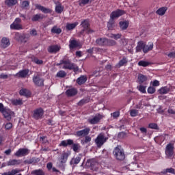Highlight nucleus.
Instances as JSON below:
<instances>
[{
	"label": "nucleus",
	"instance_id": "obj_8",
	"mask_svg": "<svg viewBox=\"0 0 175 175\" xmlns=\"http://www.w3.org/2000/svg\"><path fill=\"white\" fill-rule=\"evenodd\" d=\"M33 83L36 87H44V79L39 74L33 77Z\"/></svg>",
	"mask_w": 175,
	"mask_h": 175
},
{
	"label": "nucleus",
	"instance_id": "obj_13",
	"mask_svg": "<svg viewBox=\"0 0 175 175\" xmlns=\"http://www.w3.org/2000/svg\"><path fill=\"white\" fill-rule=\"evenodd\" d=\"M86 165L91 167L92 170H98L99 163L95 159H90L87 161Z\"/></svg>",
	"mask_w": 175,
	"mask_h": 175
},
{
	"label": "nucleus",
	"instance_id": "obj_33",
	"mask_svg": "<svg viewBox=\"0 0 175 175\" xmlns=\"http://www.w3.org/2000/svg\"><path fill=\"white\" fill-rule=\"evenodd\" d=\"M152 49H154V43L150 42V43H148V45L145 44V47L144 49V54H147V53H148V51H151Z\"/></svg>",
	"mask_w": 175,
	"mask_h": 175
},
{
	"label": "nucleus",
	"instance_id": "obj_20",
	"mask_svg": "<svg viewBox=\"0 0 175 175\" xmlns=\"http://www.w3.org/2000/svg\"><path fill=\"white\" fill-rule=\"evenodd\" d=\"M61 50V46L58 45H51L48 47V53L51 54H57Z\"/></svg>",
	"mask_w": 175,
	"mask_h": 175
},
{
	"label": "nucleus",
	"instance_id": "obj_50",
	"mask_svg": "<svg viewBox=\"0 0 175 175\" xmlns=\"http://www.w3.org/2000/svg\"><path fill=\"white\" fill-rule=\"evenodd\" d=\"M56 76L62 79L66 76V72L64 70H60L57 73Z\"/></svg>",
	"mask_w": 175,
	"mask_h": 175
},
{
	"label": "nucleus",
	"instance_id": "obj_56",
	"mask_svg": "<svg viewBox=\"0 0 175 175\" xmlns=\"http://www.w3.org/2000/svg\"><path fill=\"white\" fill-rule=\"evenodd\" d=\"M122 36V35H121L120 33L111 34V38H112V39H115L116 40H118V39H121Z\"/></svg>",
	"mask_w": 175,
	"mask_h": 175
},
{
	"label": "nucleus",
	"instance_id": "obj_54",
	"mask_svg": "<svg viewBox=\"0 0 175 175\" xmlns=\"http://www.w3.org/2000/svg\"><path fill=\"white\" fill-rule=\"evenodd\" d=\"M130 114L131 117H136L139 114V111L137 109H131L130 111Z\"/></svg>",
	"mask_w": 175,
	"mask_h": 175
},
{
	"label": "nucleus",
	"instance_id": "obj_41",
	"mask_svg": "<svg viewBox=\"0 0 175 175\" xmlns=\"http://www.w3.org/2000/svg\"><path fill=\"white\" fill-rule=\"evenodd\" d=\"M55 10L56 13H57L58 14H61V13L64 12V6H62V5L61 4H59L55 6Z\"/></svg>",
	"mask_w": 175,
	"mask_h": 175
},
{
	"label": "nucleus",
	"instance_id": "obj_23",
	"mask_svg": "<svg viewBox=\"0 0 175 175\" xmlns=\"http://www.w3.org/2000/svg\"><path fill=\"white\" fill-rule=\"evenodd\" d=\"M40 161V159H39V158L38 157H33L31 159H26L24 161V163L25 165H35L36 163H38V162H39Z\"/></svg>",
	"mask_w": 175,
	"mask_h": 175
},
{
	"label": "nucleus",
	"instance_id": "obj_35",
	"mask_svg": "<svg viewBox=\"0 0 175 175\" xmlns=\"http://www.w3.org/2000/svg\"><path fill=\"white\" fill-rule=\"evenodd\" d=\"M166 12H167V7H161L156 11V13L159 16H164Z\"/></svg>",
	"mask_w": 175,
	"mask_h": 175
},
{
	"label": "nucleus",
	"instance_id": "obj_19",
	"mask_svg": "<svg viewBox=\"0 0 175 175\" xmlns=\"http://www.w3.org/2000/svg\"><path fill=\"white\" fill-rule=\"evenodd\" d=\"M29 73V70L28 69L21 70L15 75V77H18L19 79H25L27 76H28Z\"/></svg>",
	"mask_w": 175,
	"mask_h": 175
},
{
	"label": "nucleus",
	"instance_id": "obj_53",
	"mask_svg": "<svg viewBox=\"0 0 175 175\" xmlns=\"http://www.w3.org/2000/svg\"><path fill=\"white\" fill-rule=\"evenodd\" d=\"M148 94H155V91H157V89H155V88H154L153 86H150L148 88Z\"/></svg>",
	"mask_w": 175,
	"mask_h": 175
},
{
	"label": "nucleus",
	"instance_id": "obj_42",
	"mask_svg": "<svg viewBox=\"0 0 175 175\" xmlns=\"http://www.w3.org/2000/svg\"><path fill=\"white\" fill-rule=\"evenodd\" d=\"M12 104L14 105V106H21V105H23V100L13 99L12 100Z\"/></svg>",
	"mask_w": 175,
	"mask_h": 175
},
{
	"label": "nucleus",
	"instance_id": "obj_52",
	"mask_svg": "<svg viewBox=\"0 0 175 175\" xmlns=\"http://www.w3.org/2000/svg\"><path fill=\"white\" fill-rule=\"evenodd\" d=\"M19 42H21V43H27V42H28V37H27V35L22 34Z\"/></svg>",
	"mask_w": 175,
	"mask_h": 175
},
{
	"label": "nucleus",
	"instance_id": "obj_37",
	"mask_svg": "<svg viewBox=\"0 0 175 175\" xmlns=\"http://www.w3.org/2000/svg\"><path fill=\"white\" fill-rule=\"evenodd\" d=\"M128 64V57H123L122 59H120L118 64V66L119 68H121V66H124V65H126Z\"/></svg>",
	"mask_w": 175,
	"mask_h": 175
},
{
	"label": "nucleus",
	"instance_id": "obj_55",
	"mask_svg": "<svg viewBox=\"0 0 175 175\" xmlns=\"http://www.w3.org/2000/svg\"><path fill=\"white\" fill-rule=\"evenodd\" d=\"M90 3V0H79V6H85Z\"/></svg>",
	"mask_w": 175,
	"mask_h": 175
},
{
	"label": "nucleus",
	"instance_id": "obj_27",
	"mask_svg": "<svg viewBox=\"0 0 175 175\" xmlns=\"http://www.w3.org/2000/svg\"><path fill=\"white\" fill-rule=\"evenodd\" d=\"M4 118H6L8 121H10L12 120V111L10 109H5L3 112H1Z\"/></svg>",
	"mask_w": 175,
	"mask_h": 175
},
{
	"label": "nucleus",
	"instance_id": "obj_46",
	"mask_svg": "<svg viewBox=\"0 0 175 175\" xmlns=\"http://www.w3.org/2000/svg\"><path fill=\"white\" fill-rule=\"evenodd\" d=\"M107 27H108V29L110 30H112L113 28H114V19L110 18V20L107 23Z\"/></svg>",
	"mask_w": 175,
	"mask_h": 175
},
{
	"label": "nucleus",
	"instance_id": "obj_1",
	"mask_svg": "<svg viewBox=\"0 0 175 175\" xmlns=\"http://www.w3.org/2000/svg\"><path fill=\"white\" fill-rule=\"evenodd\" d=\"M68 56H64L60 63L57 65H64L63 69H68V70H73V72H79V66L75 63H72L70 59H67Z\"/></svg>",
	"mask_w": 175,
	"mask_h": 175
},
{
	"label": "nucleus",
	"instance_id": "obj_34",
	"mask_svg": "<svg viewBox=\"0 0 175 175\" xmlns=\"http://www.w3.org/2000/svg\"><path fill=\"white\" fill-rule=\"evenodd\" d=\"M79 25L78 22H75L74 23H67L66 28L68 31H72L75 29Z\"/></svg>",
	"mask_w": 175,
	"mask_h": 175
},
{
	"label": "nucleus",
	"instance_id": "obj_10",
	"mask_svg": "<svg viewBox=\"0 0 175 175\" xmlns=\"http://www.w3.org/2000/svg\"><path fill=\"white\" fill-rule=\"evenodd\" d=\"M43 114H44V111L43 110V108L40 107L38 109H36L33 111V118H34V120H40L42 118H43Z\"/></svg>",
	"mask_w": 175,
	"mask_h": 175
},
{
	"label": "nucleus",
	"instance_id": "obj_15",
	"mask_svg": "<svg viewBox=\"0 0 175 175\" xmlns=\"http://www.w3.org/2000/svg\"><path fill=\"white\" fill-rule=\"evenodd\" d=\"M90 132H91V129L87 127L83 130L77 131L75 135L78 137H85V136H88V135H90Z\"/></svg>",
	"mask_w": 175,
	"mask_h": 175
},
{
	"label": "nucleus",
	"instance_id": "obj_9",
	"mask_svg": "<svg viewBox=\"0 0 175 175\" xmlns=\"http://www.w3.org/2000/svg\"><path fill=\"white\" fill-rule=\"evenodd\" d=\"M10 28L15 31H20L23 29V25H21V18H16L14 21L10 25Z\"/></svg>",
	"mask_w": 175,
	"mask_h": 175
},
{
	"label": "nucleus",
	"instance_id": "obj_51",
	"mask_svg": "<svg viewBox=\"0 0 175 175\" xmlns=\"http://www.w3.org/2000/svg\"><path fill=\"white\" fill-rule=\"evenodd\" d=\"M33 174L35 175H44V172H43V170H35L32 172Z\"/></svg>",
	"mask_w": 175,
	"mask_h": 175
},
{
	"label": "nucleus",
	"instance_id": "obj_22",
	"mask_svg": "<svg viewBox=\"0 0 175 175\" xmlns=\"http://www.w3.org/2000/svg\"><path fill=\"white\" fill-rule=\"evenodd\" d=\"M87 80H88L87 75H81L77 79V83L78 85H83V84H85V83H87Z\"/></svg>",
	"mask_w": 175,
	"mask_h": 175
},
{
	"label": "nucleus",
	"instance_id": "obj_48",
	"mask_svg": "<svg viewBox=\"0 0 175 175\" xmlns=\"http://www.w3.org/2000/svg\"><path fill=\"white\" fill-rule=\"evenodd\" d=\"M148 128H150V129H156L157 131L159 130V127L157 123H150L148 124Z\"/></svg>",
	"mask_w": 175,
	"mask_h": 175
},
{
	"label": "nucleus",
	"instance_id": "obj_17",
	"mask_svg": "<svg viewBox=\"0 0 175 175\" xmlns=\"http://www.w3.org/2000/svg\"><path fill=\"white\" fill-rule=\"evenodd\" d=\"M103 118V116L100 113L96 114L94 117L91 119H88V123L92 125H95L98 124Z\"/></svg>",
	"mask_w": 175,
	"mask_h": 175
},
{
	"label": "nucleus",
	"instance_id": "obj_45",
	"mask_svg": "<svg viewBox=\"0 0 175 175\" xmlns=\"http://www.w3.org/2000/svg\"><path fill=\"white\" fill-rule=\"evenodd\" d=\"M150 63L144 60H141L138 62L139 66H143L144 68H146L150 65Z\"/></svg>",
	"mask_w": 175,
	"mask_h": 175
},
{
	"label": "nucleus",
	"instance_id": "obj_63",
	"mask_svg": "<svg viewBox=\"0 0 175 175\" xmlns=\"http://www.w3.org/2000/svg\"><path fill=\"white\" fill-rule=\"evenodd\" d=\"M12 127H13V124L10 123V122L6 123V124L5 126V129L7 130H9Z\"/></svg>",
	"mask_w": 175,
	"mask_h": 175
},
{
	"label": "nucleus",
	"instance_id": "obj_6",
	"mask_svg": "<svg viewBox=\"0 0 175 175\" xmlns=\"http://www.w3.org/2000/svg\"><path fill=\"white\" fill-rule=\"evenodd\" d=\"M165 155L169 159L174 157V144L169 143L165 147Z\"/></svg>",
	"mask_w": 175,
	"mask_h": 175
},
{
	"label": "nucleus",
	"instance_id": "obj_2",
	"mask_svg": "<svg viewBox=\"0 0 175 175\" xmlns=\"http://www.w3.org/2000/svg\"><path fill=\"white\" fill-rule=\"evenodd\" d=\"M96 44L97 46H100L101 47H109L116 46L117 42L107 38H99L96 40Z\"/></svg>",
	"mask_w": 175,
	"mask_h": 175
},
{
	"label": "nucleus",
	"instance_id": "obj_16",
	"mask_svg": "<svg viewBox=\"0 0 175 175\" xmlns=\"http://www.w3.org/2000/svg\"><path fill=\"white\" fill-rule=\"evenodd\" d=\"M35 6L36 9H37L38 10H40V12L44 13V14H51V13H53V10L47 8L40 4H35Z\"/></svg>",
	"mask_w": 175,
	"mask_h": 175
},
{
	"label": "nucleus",
	"instance_id": "obj_21",
	"mask_svg": "<svg viewBox=\"0 0 175 175\" xmlns=\"http://www.w3.org/2000/svg\"><path fill=\"white\" fill-rule=\"evenodd\" d=\"M19 94L21 96H25L26 98H30L31 95H32V93L31 91L27 88H22L19 91Z\"/></svg>",
	"mask_w": 175,
	"mask_h": 175
},
{
	"label": "nucleus",
	"instance_id": "obj_32",
	"mask_svg": "<svg viewBox=\"0 0 175 175\" xmlns=\"http://www.w3.org/2000/svg\"><path fill=\"white\" fill-rule=\"evenodd\" d=\"M120 27L122 31H125V29H127L129 27V22L125 21H120L119 23Z\"/></svg>",
	"mask_w": 175,
	"mask_h": 175
},
{
	"label": "nucleus",
	"instance_id": "obj_43",
	"mask_svg": "<svg viewBox=\"0 0 175 175\" xmlns=\"http://www.w3.org/2000/svg\"><path fill=\"white\" fill-rule=\"evenodd\" d=\"M91 140H92V138L89 135H86L85 136V139L81 140V144H88V143H90Z\"/></svg>",
	"mask_w": 175,
	"mask_h": 175
},
{
	"label": "nucleus",
	"instance_id": "obj_5",
	"mask_svg": "<svg viewBox=\"0 0 175 175\" xmlns=\"http://www.w3.org/2000/svg\"><path fill=\"white\" fill-rule=\"evenodd\" d=\"M108 137L105 136L104 133H100L94 140V143L97 146L98 148H100L103 144L108 140Z\"/></svg>",
	"mask_w": 175,
	"mask_h": 175
},
{
	"label": "nucleus",
	"instance_id": "obj_30",
	"mask_svg": "<svg viewBox=\"0 0 175 175\" xmlns=\"http://www.w3.org/2000/svg\"><path fill=\"white\" fill-rule=\"evenodd\" d=\"M81 154H79L77 157H74L71 159L70 164V165H78V163H80V161H81Z\"/></svg>",
	"mask_w": 175,
	"mask_h": 175
},
{
	"label": "nucleus",
	"instance_id": "obj_14",
	"mask_svg": "<svg viewBox=\"0 0 175 175\" xmlns=\"http://www.w3.org/2000/svg\"><path fill=\"white\" fill-rule=\"evenodd\" d=\"M30 152L31 150L28 148H20L14 153V155L19 158L20 157H27Z\"/></svg>",
	"mask_w": 175,
	"mask_h": 175
},
{
	"label": "nucleus",
	"instance_id": "obj_25",
	"mask_svg": "<svg viewBox=\"0 0 175 175\" xmlns=\"http://www.w3.org/2000/svg\"><path fill=\"white\" fill-rule=\"evenodd\" d=\"M69 43L70 50H73V49H77V47H80V43H79V42H77L76 40H70Z\"/></svg>",
	"mask_w": 175,
	"mask_h": 175
},
{
	"label": "nucleus",
	"instance_id": "obj_40",
	"mask_svg": "<svg viewBox=\"0 0 175 175\" xmlns=\"http://www.w3.org/2000/svg\"><path fill=\"white\" fill-rule=\"evenodd\" d=\"M137 88L139 92H142V94H147V91H146L147 85H139L137 87Z\"/></svg>",
	"mask_w": 175,
	"mask_h": 175
},
{
	"label": "nucleus",
	"instance_id": "obj_11",
	"mask_svg": "<svg viewBox=\"0 0 175 175\" xmlns=\"http://www.w3.org/2000/svg\"><path fill=\"white\" fill-rule=\"evenodd\" d=\"M125 11L124 10L118 9L115 11H113L110 14V18L111 20H116V18H118L121 17V16H124L125 14Z\"/></svg>",
	"mask_w": 175,
	"mask_h": 175
},
{
	"label": "nucleus",
	"instance_id": "obj_3",
	"mask_svg": "<svg viewBox=\"0 0 175 175\" xmlns=\"http://www.w3.org/2000/svg\"><path fill=\"white\" fill-rule=\"evenodd\" d=\"M68 146H72V148L75 152H79L81 146L80 144H74L73 139H68L67 140H63L59 144L60 147H68Z\"/></svg>",
	"mask_w": 175,
	"mask_h": 175
},
{
	"label": "nucleus",
	"instance_id": "obj_59",
	"mask_svg": "<svg viewBox=\"0 0 175 175\" xmlns=\"http://www.w3.org/2000/svg\"><path fill=\"white\" fill-rule=\"evenodd\" d=\"M33 62L36 64L37 65H42L43 64V60H40L38 58L33 59Z\"/></svg>",
	"mask_w": 175,
	"mask_h": 175
},
{
	"label": "nucleus",
	"instance_id": "obj_7",
	"mask_svg": "<svg viewBox=\"0 0 175 175\" xmlns=\"http://www.w3.org/2000/svg\"><path fill=\"white\" fill-rule=\"evenodd\" d=\"M81 25L83 29L81 30V33H84L85 31L86 33H92L94 30L90 29V19H85L81 23Z\"/></svg>",
	"mask_w": 175,
	"mask_h": 175
},
{
	"label": "nucleus",
	"instance_id": "obj_12",
	"mask_svg": "<svg viewBox=\"0 0 175 175\" xmlns=\"http://www.w3.org/2000/svg\"><path fill=\"white\" fill-rule=\"evenodd\" d=\"M69 155L68 153L64 152L62 154L61 157L58 159L59 162H60V165H59V167H62L63 172L65 171V166H64V163H66V161H68V157Z\"/></svg>",
	"mask_w": 175,
	"mask_h": 175
},
{
	"label": "nucleus",
	"instance_id": "obj_31",
	"mask_svg": "<svg viewBox=\"0 0 175 175\" xmlns=\"http://www.w3.org/2000/svg\"><path fill=\"white\" fill-rule=\"evenodd\" d=\"M43 18H44V15H43V14H37L33 15V16L31 17V21H40V20H43Z\"/></svg>",
	"mask_w": 175,
	"mask_h": 175
},
{
	"label": "nucleus",
	"instance_id": "obj_61",
	"mask_svg": "<svg viewBox=\"0 0 175 175\" xmlns=\"http://www.w3.org/2000/svg\"><path fill=\"white\" fill-rule=\"evenodd\" d=\"M152 87H159V85H160L159 81H158V80H154V81L152 82Z\"/></svg>",
	"mask_w": 175,
	"mask_h": 175
},
{
	"label": "nucleus",
	"instance_id": "obj_64",
	"mask_svg": "<svg viewBox=\"0 0 175 175\" xmlns=\"http://www.w3.org/2000/svg\"><path fill=\"white\" fill-rule=\"evenodd\" d=\"M11 175H15L17 174V173H20V170H12V171H10Z\"/></svg>",
	"mask_w": 175,
	"mask_h": 175
},
{
	"label": "nucleus",
	"instance_id": "obj_29",
	"mask_svg": "<svg viewBox=\"0 0 175 175\" xmlns=\"http://www.w3.org/2000/svg\"><path fill=\"white\" fill-rule=\"evenodd\" d=\"M66 94L68 96H75L77 95V89L72 88L66 91Z\"/></svg>",
	"mask_w": 175,
	"mask_h": 175
},
{
	"label": "nucleus",
	"instance_id": "obj_47",
	"mask_svg": "<svg viewBox=\"0 0 175 175\" xmlns=\"http://www.w3.org/2000/svg\"><path fill=\"white\" fill-rule=\"evenodd\" d=\"M21 6L22 9H27L28 6H29V1H23L21 3Z\"/></svg>",
	"mask_w": 175,
	"mask_h": 175
},
{
	"label": "nucleus",
	"instance_id": "obj_57",
	"mask_svg": "<svg viewBox=\"0 0 175 175\" xmlns=\"http://www.w3.org/2000/svg\"><path fill=\"white\" fill-rule=\"evenodd\" d=\"M165 55L168 58H175V51L172 52H170L169 53H165Z\"/></svg>",
	"mask_w": 175,
	"mask_h": 175
},
{
	"label": "nucleus",
	"instance_id": "obj_38",
	"mask_svg": "<svg viewBox=\"0 0 175 175\" xmlns=\"http://www.w3.org/2000/svg\"><path fill=\"white\" fill-rule=\"evenodd\" d=\"M161 174H167V173H170L171 174H175V170L173 167L164 169L161 172Z\"/></svg>",
	"mask_w": 175,
	"mask_h": 175
},
{
	"label": "nucleus",
	"instance_id": "obj_26",
	"mask_svg": "<svg viewBox=\"0 0 175 175\" xmlns=\"http://www.w3.org/2000/svg\"><path fill=\"white\" fill-rule=\"evenodd\" d=\"M159 94L161 95H166L168 92H170V87L164 86L158 90Z\"/></svg>",
	"mask_w": 175,
	"mask_h": 175
},
{
	"label": "nucleus",
	"instance_id": "obj_58",
	"mask_svg": "<svg viewBox=\"0 0 175 175\" xmlns=\"http://www.w3.org/2000/svg\"><path fill=\"white\" fill-rule=\"evenodd\" d=\"M21 36H22V34H21L20 33H16L14 39L16 40L17 42H20V40H21Z\"/></svg>",
	"mask_w": 175,
	"mask_h": 175
},
{
	"label": "nucleus",
	"instance_id": "obj_39",
	"mask_svg": "<svg viewBox=\"0 0 175 175\" xmlns=\"http://www.w3.org/2000/svg\"><path fill=\"white\" fill-rule=\"evenodd\" d=\"M51 33H57V35H59L62 32V29L59 28L57 25H55L52 27L51 30Z\"/></svg>",
	"mask_w": 175,
	"mask_h": 175
},
{
	"label": "nucleus",
	"instance_id": "obj_44",
	"mask_svg": "<svg viewBox=\"0 0 175 175\" xmlns=\"http://www.w3.org/2000/svg\"><path fill=\"white\" fill-rule=\"evenodd\" d=\"M90 102V98H85L81 99L78 103V106H83V105H85Z\"/></svg>",
	"mask_w": 175,
	"mask_h": 175
},
{
	"label": "nucleus",
	"instance_id": "obj_28",
	"mask_svg": "<svg viewBox=\"0 0 175 175\" xmlns=\"http://www.w3.org/2000/svg\"><path fill=\"white\" fill-rule=\"evenodd\" d=\"M1 47H3V49H6V47H9V46H10V40H9V38H3L1 40Z\"/></svg>",
	"mask_w": 175,
	"mask_h": 175
},
{
	"label": "nucleus",
	"instance_id": "obj_18",
	"mask_svg": "<svg viewBox=\"0 0 175 175\" xmlns=\"http://www.w3.org/2000/svg\"><path fill=\"white\" fill-rule=\"evenodd\" d=\"M148 78L147 77V76L143 74H139L138 75L137 82L139 85H147L148 84Z\"/></svg>",
	"mask_w": 175,
	"mask_h": 175
},
{
	"label": "nucleus",
	"instance_id": "obj_24",
	"mask_svg": "<svg viewBox=\"0 0 175 175\" xmlns=\"http://www.w3.org/2000/svg\"><path fill=\"white\" fill-rule=\"evenodd\" d=\"M146 47V43L143 41H139L137 42V45L135 48L136 49V53H140L142 50L143 51V53H144V48Z\"/></svg>",
	"mask_w": 175,
	"mask_h": 175
},
{
	"label": "nucleus",
	"instance_id": "obj_4",
	"mask_svg": "<svg viewBox=\"0 0 175 175\" xmlns=\"http://www.w3.org/2000/svg\"><path fill=\"white\" fill-rule=\"evenodd\" d=\"M113 154L118 161H124L125 159V152L124 149L121 148L120 146H116L113 149Z\"/></svg>",
	"mask_w": 175,
	"mask_h": 175
},
{
	"label": "nucleus",
	"instance_id": "obj_49",
	"mask_svg": "<svg viewBox=\"0 0 175 175\" xmlns=\"http://www.w3.org/2000/svg\"><path fill=\"white\" fill-rule=\"evenodd\" d=\"M14 165H18V161L16 159L10 160L8 162V166H14Z\"/></svg>",
	"mask_w": 175,
	"mask_h": 175
},
{
	"label": "nucleus",
	"instance_id": "obj_36",
	"mask_svg": "<svg viewBox=\"0 0 175 175\" xmlns=\"http://www.w3.org/2000/svg\"><path fill=\"white\" fill-rule=\"evenodd\" d=\"M18 1L17 0H5V5L8 6V8H12V6H14L17 5Z\"/></svg>",
	"mask_w": 175,
	"mask_h": 175
},
{
	"label": "nucleus",
	"instance_id": "obj_60",
	"mask_svg": "<svg viewBox=\"0 0 175 175\" xmlns=\"http://www.w3.org/2000/svg\"><path fill=\"white\" fill-rule=\"evenodd\" d=\"M111 115L113 118H118V117H120V111H115L111 113Z\"/></svg>",
	"mask_w": 175,
	"mask_h": 175
},
{
	"label": "nucleus",
	"instance_id": "obj_62",
	"mask_svg": "<svg viewBox=\"0 0 175 175\" xmlns=\"http://www.w3.org/2000/svg\"><path fill=\"white\" fill-rule=\"evenodd\" d=\"M29 33L31 35V36H36V35H38V31L36 29H33L30 31Z\"/></svg>",
	"mask_w": 175,
	"mask_h": 175
}]
</instances>
